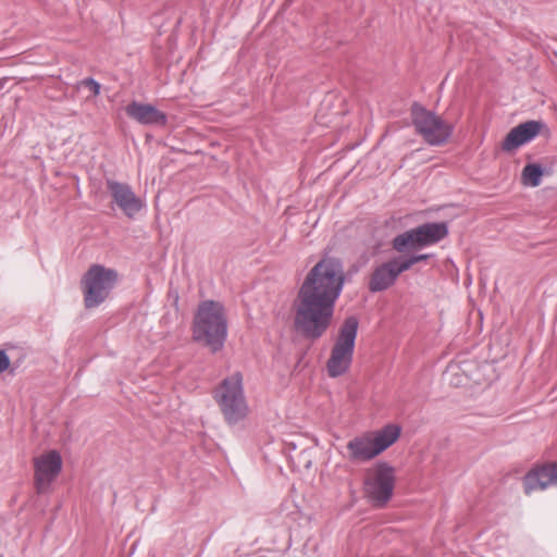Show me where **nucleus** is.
Masks as SVG:
<instances>
[{"mask_svg": "<svg viewBox=\"0 0 557 557\" xmlns=\"http://www.w3.org/2000/svg\"><path fill=\"white\" fill-rule=\"evenodd\" d=\"M344 282L343 267L334 258H323L308 272L293 304L297 333L318 339L326 332Z\"/></svg>", "mask_w": 557, "mask_h": 557, "instance_id": "nucleus-1", "label": "nucleus"}, {"mask_svg": "<svg viewBox=\"0 0 557 557\" xmlns=\"http://www.w3.org/2000/svg\"><path fill=\"white\" fill-rule=\"evenodd\" d=\"M227 333V314L223 304L215 300L201 301L193 319L191 336L194 342L216 352L224 347Z\"/></svg>", "mask_w": 557, "mask_h": 557, "instance_id": "nucleus-2", "label": "nucleus"}, {"mask_svg": "<svg viewBox=\"0 0 557 557\" xmlns=\"http://www.w3.org/2000/svg\"><path fill=\"white\" fill-rule=\"evenodd\" d=\"M400 433V426L393 423L363 432L347 442V459L354 463L368 462L396 443Z\"/></svg>", "mask_w": 557, "mask_h": 557, "instance_id": "nucleus-3", "label": "nucleus"}, {"mask_svg": "<svg viewBox=\"0 0 557 557\" xmlns=\"http://www.w3.org/2000/svg\"><path fill=\"white\" fill-rule=\"evenodd\" d=\"M213 398L228 424L244 420L249 412L244 395L243 375L239 372L225 377L215 387Z\"/></svg>", "mask_w": 557, "mask_h": 557, "instance_id": "nucleus-4", "label": "nucleus"}, {"mask_svg": "<svg viewBox=\"0 0 557 557\" xmlns=\"http://www.w3.org/2000/svg\"><path fill=\"white\" fill-rule=\"evenodd\" d=\"M396 469L387 462H376L364 471L362 493L369 504L384 508L394 495Z\"/></svg>", "mask_w": 557, "mask_h": 557, "instance_id": "nucleus-5", "label": "nucleus"}, {"mask_svg": "<svg viewBox=\"0 0 557 557\" xmlns=\"http://www.w3.org/2000/svg\"><path fill=\"white\" fill-rule=\"evenodd\" d=\"M358 324L357 318L348 317L341 325L326 362L330 377H338L348 372L352 362Z\"/></svg>", "mask_w": 557, "mask_h": 557, "instance_id": "nucleus-6", "label": "nucleus"}, {"mask_svg": "<svg viewBox=\"0 0 557 557\" xmlns=\"http://www.w3.org/2000/svg\"><path fill=\"white\" fill-rule=\"evenodd\" d=\"M119 280L114 269L100 264L91 265L81 281L86 308H95L102 304Z\"/></svg>", "mask_w": 557, "mask_h": 557, "instance_id": "nucleus-7", "label": "nucleus"}, {"mask_svg": "<svg viewBox=\"0 0 557 557\" xmlns=\"http://www.w3.org/2000/svg\"><path fill=\"white\" fill-rule=\"evenodd\" d=\"M412 123L417 133L432 146L446 144L454 132L451 123L423 108H416L413 110Z\"/></svg>", "mask_w": 557, "mask_h": 557, "instance_id": "nucleus-8", "label": "nucleus"}, {"mask_svg": "<svg viewBox=\"0 0 557 557\" xmlns=\"http://www.w3.org/2000/svg\"><path fill=\"white\" fill-rule=\"evenodd\" d=\"M447 235L445 223H426L397 235L393 248L398 252L434 245Z\"/></svg>", "mask_w": 557, "mask_h": 557, "instance_id": "nucleus-9", "label": "nucleus"}, {"mask_svg": "<svg viewBox=\"0 0 557 557\" xmlns=\"http://www.w3.org/2000/svg\"><path fill=\"white\" fill-rule=\"evenodd\" d=\"M34 487L38 494L51 491L63 469V458L55 449L44 450L33 458Z\"/></svg>", "mask_w": 557, "mask_h": 557, "instance_id": "nucleus-10", "label": "nucleus"}, {"mask_svg": "<svg viewBox=\"0 0 557 557\" xmlns=\"http://www.w3.org/2000/svg\"><path fill=\"white\" fill-rule=\"evenodd\" d=\"M552 486H557V461L537 462L522 478L523 492L528 496Z\"/></svg>", "mask_w": 557, "mask_h": 557, "instance_id": "nucleus-11", "label": "nucleus"}, {"mask_svg": "<svg viewBox=\"0 0 557 557\" xmlns=\"http://www.w3.org/2000/svg\"><path fill=\"white\" fill-rule=\"evenodd\" d=\"M107 187L113 201L127 216L133 218L144 208L145 202L133 193L128 185L108 181Z\"/></svg>", "mask_w": 557, "mask_h": 557, "instance_id": "nucleus-12", "label": "nucleus"}, {"mask_svg": "<svg viewBox=\"0 0 557 557\" xmlns=\"http://www.w3.org/2000/svg\"><path fill=\"white\" fill-rule=\"evenodd\" d=\"M543 124L539 121H528L513 127L504 138L502 143V149L506 152H512L519 147L528 144L535 138Z\"/></svg>", "mask_w": 557, "mask_h": 557, "instance_id": "nucleus-13", "label": "nucleus"}, {"mask_svg": "<svg viewBox=\"0 0 557 557\" xmlns=\"http://www.w3.org/2000/svg\"><path fill=\"white\" fill-rule=\"evenodd\" d=\"M406 270L403 269L401 258H394L379 265L372 273L369 289L371 292H381L391 287L398 275Z\"/></svg>", "mask_w": 557, "mask_h": 557, "instance_id": "nucleus-14", "label": "nucleus"}, {"mask_svg": "<svg viewBox=\"0 0 557 557\" xmlns=\"http://www.w3.org/2000/svg\"><path fill=\"white\" fill-rule=\"evenodd\" d=\"M125 110L129 117H132L140 124H166V115L151 104H145L134 101L129 103Z\"/></svg>", "mask_w": 557, "mask_h": 557, "instance_id": "nucleus-15", "label": "nucleus"}, {"mask_svg": "<svg viewBox=\"0 0 557 557\" xmlns=\"http://www.w3.org/2000/svg\"><path fill=\"white\" fill-rule=\"evenodd\" d=\"M543 169L539 164H527L521 174V182L525 186L536 187L541 184Z\"/></svg>", "mask_w": 557, "mask_h": 557, "instance_id": "nucleus-16", "label": "nucleus"}, {"mask_svg": "<svg viewBox=\"0 0 557 557\" xmlns=\"http://www.w3.org/2000/svg\"><path fill=\"white\" fill-rule=\"evenodd\" d=\"M430 257V255H417L411 256L409 258H401L403 269L406 271L409 270L414 263L426 260Z\"/></svg>", "mask_w": 557, "mask_h": 557, "instance_id": "nucleus-17", "label": "nucleus"}, {"mask_svg": "<svg viewBox=\"0 0 557 557\" xmlns=\"http://www.w3.org/2000/svg\"><path fill=\"white\" fill-rule=\"evenodd\" d=\"M82 84L90 90L92 96L99 95L100 85L96 81L88 78V79L83 81Z\"/></svg>", "mask_w": 557, "mask_h": 557, "instance_id": "nucleus-18", "label": "nucleus"}, {"mask_svg": "<svg viewBox=\"0 0 557 557\" xmlns=\"http://www.w3.org/2000/svg\"><path fill=\"white\" fill-rule=\"evenodd\" d=\"M10 367V359L7 354L0 350V373L5 371Z\"/></svg>", "mask_w": 557, "mask_h": 557, "instance_id": "nucleus-19", "label": "nucleus"}]
</instances>
